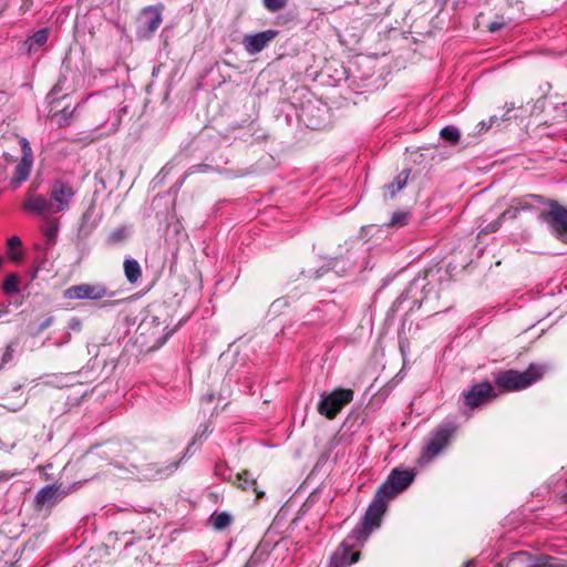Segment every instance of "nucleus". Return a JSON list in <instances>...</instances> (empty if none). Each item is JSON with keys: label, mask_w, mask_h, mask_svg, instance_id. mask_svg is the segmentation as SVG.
Masks as SVG:
<instances>
[{"label": "nucleus", "mask_w": 567, "mask_h": 567, "mask_svg": "<svg viewBox=\"0 0 567 567\" xmlns=\"http://www.w3.org/2000/svg\"><path fill=\"white\" fill-rule=\"evenodd\" d=\"M413 478L414 474L411 471L393 470L388 480L377 489L361 523L353 528L352 536L365 539L374 529L379 528L388 503L409 487Z\"/></svg>", "instance_id": "obj_1"}, {"label": "nucleus", "mask_w": 567, "mask_h": 567, "mask_svg": "<svg viewBox=\"0 0 567 567\" xmlns=\"http://www.w3.org/2000/svg\"><path fill=\"white\" fill-rule=\"evenodd\" d=\"M545 371V365L534 363L529 364L523 372L516 370H501L494 373V382L495 385L504 392L520 391L542 379Z\"/></svg>", "instance_id": "obj_2"}, {"label": "nucleus", "mask_w": 567, "mask_h": 567, "mask_svg": "<svg viewBox=\"0 0 567 567\" xmlns=\"http://www.w3.org/2000/svg\"><path fill=\"white\" fill-rule=\"evenodd\" d=\"M353 391L351 389L338 388L331 392H322L318 403L319 414L328 420H333L338 413L353 400Z\"/></svg>", "instance_id": "obj_3"}, {"label": "nucleus", "mask_w": 567, "mask_h": 567, "mask_svg": "<svg viewBox=\"0 0 567 567\" xmlns=\"http://www.w3.org/2000/svg\"><path fill=\"white\" fill-rule=\"evenodd\" d=\"M538 217L548 224L550 231L558 240L567 244V207L550 200L549 209L540 212Z\"/></svg>", "instance_id": "obj_4"}, {"label": "nucleus", "mask_w": 567, "mask_h": 567, "mask_svg": "<svg viewBox=\"0 0 567 567\" xmlns=\"http://www.w3.org/2000/svg\"><path fill=\"white\" fill-rule=\"evenodd\" d=\"M455 427L451 424L437 427L427 439L421 455L422 463H430L449 444Z\"/></svg>", "instance_id": "obj_5"}, {"label": "nucleus", "mask_w": 567, "mask_h": 567, "mask_svg": "<svg viewBox=\"0 0 567 567\" xmlns=\"http://www.w3.org/2000/svg\"><path fill=\"white\" fill-rule=\"evenodd\" d=\"M114 293L109 291L102 284H81L74 285L64 291L66 299L79 300H101L106 297H113Z\"/></svg>", "instance_id": "obj_6"}, {"label": "nucleus", "mask_w": 567, "mask_h": 567, "mask_svg": "<svg viewBox=\"0 0 567 567\" xmlns=\"http://www.w3.org/2000/svg\"><path fill=\"white\" fill-rule=\"evenodd\" d=\"M76 190L66 181L56 179L50 188L51 202L54 205V213H61L69 208Z\"/></svg>", "instance_id": "obj_7"}, {"label": "nucleus", "mask_w": 567, "mask_h": 567, "mask_svg": "<svg viewBox=\"0 0 567 567\" xmlns=\"http://www.w3.org/2000/svg\"><path fill=\"white\" fill-rule=\"evenodd\" d=\"M101 113H106V118L101 123V126L106 127V135L115 133L122 122L123 115L126 113V106L115 107V103L110 99H103L99 103Z\"/></svg>", "instance_id": "obj_8"}, {"label": "nucleus", "mask_w": 567, "mask_h": 567, "mask_svg": "<svg viewBox=\"0 0 567 567\" xmlns=\"http://www.w3.org/2000/svg\"><path fill=\"white\" fill-rule=\"evenodd\" d=\"M495 396V390L489 382L476 383L463 393L464 403L471 409L478 408Z\"/></svg>", "instance_id": "obj_9"}, {"label": "nucleus", "mask_w": 567, "mask_h": 567, "mask_svg": "<svg viewBox=\"0 0 567 567\" xmlns=\"http://www.w3.org/2000/svg\"><path fill=\"white\" fill-rule=\"evenodd\" d=\"M22 208L31 214L45 216L54 213V205L51 199L43 195L35 194L33 188H29L22 203Z\"/></svg>", "instance_id": "obj_10"}, {"label": "nucleus", "mask_w": 567, "mask_h": 567, "mask_svg": "<svg viewBox=\"0 0 567 567\" xmlns=\"http://www.w3.org/2000/svg\"><path fill=\"white\" fill-rule=\"evenodd\" d=\"M505 567H563L549 556L532 558L527 553L518 551L511 556Z\"/></svg>", "instance_id": "obj_11"}, {"label": "nucleus", "mask_w": 567, "mask_h": 567, "mask_svg": "<svg viewBox=\"0 0 567 567\" xmlns=\"http://www.w3.org/2000/svg\"><path fill=\"white\" fill-rule=\"evenodd\" d=\"M353 533V530L351 532ZM368 539H358L350 534L348 538L341 544L338 551L333 555L331 564L333 567H344L354 564L359 560V553H352L351 548L354 545L353 542L363 543Z\"/></svg>", "instance_id": "obj_12"}, {"label": "nucleus", "mask_w": 567, "mask_h": 567, "mask_svg": "<svg viewBox=\"0 0 567 567\" xmlns=\"http://www.w3.org/2000/svg\"><path fill=\"white\" fill-rule=\"evenodd\" d=\"M277 34L278 32L274 30L248 34L244 38V48L250 55L259 53L272 39L277 37Z\"/></svg>", "instance_id": "obj_13"}, {"label": "nucleus", "mask_w": 567, "mask_h": 567, "mask_svg": "<svg viewBox=\"0 0 567 567\" xmlns=\"http://www.w3.org/2000/svg\"><path fill=\"white\" fill-rule=\"evenodd\" d=\"M528 198L542 200V196L538 195H529L523 198H515L511 202L509 207L501 214L499 219H515L522 210L530 209L532 205Z\"/></svg>", "instance_id": "obj_14"}, {"label": "nucleus", "mask_w": 567, "mask_h": 567, "mask_svg": "<svg viewBox=\"0 0 567 567\" xmlns=\"http://www.w3.org/2000/svg\"><path fill=\"white\" fill-rule=\"evenodd\" d=\"M140 22L145 30L154 32L162 23V13L156 7H147L143 9Z\"/></svg>", "instance_id": "obj_15"}, {"label": "nucleus", "mask_w": 567, "mask_h": 567, "mask_svg": "<svg viewBox=\"0 0 567 567\" xmlns=\"http://www.w3.org/2000/svg\"><path fill=\"white\" fill-rule=\"evenodd\" d=\"M59 499V487L48 485L39 491L35 502L40 506L52 505Z\"/></svg>", "instance_id": "obj_16"}, {"label": "nucleus", "mask_w": 567, "mask_h": 567, "mask_svg": "<svg viewBox=\"0 0 567 567\" xmlns=\"http://www.w3.org/2000/svg\"><path fill=\"white\" fill-rule=\"evenodd\" d=\"M49 39V31L48 29H41L38 30L35 33H33L31 37H29L24 45L27 47L28 52L37 51L39 48L44 45Z\"/></svg>", "instance_id": "obj_17"}, {"label": "nucleus", "mask_w": 567, "mask_h": 567, "mask_svg": "<svg viewBox=\"0 0 567 567\" xmlns=\"http://www.w3.org/2000/svg\"><path fill=\"white\" fill-rule=\"evenodd\" d=\"M124 274L128 282L136 284L142 277L138 261L133 258H126L124 260Z\"/></svg>", "instance_id": "obj_18"}, {"label": "nucleus", "mask_w": 567, "mask_h": 567, "mask_svg": "<svg viewBox=\"0 0 567 567\" xmlns=\"http://www.w3.org/2000/svg\"><path fill=\"white\" fill-rule=\"evenodd\" d=\"M237 481L239 482V487L244 491H252L257 494V499L261 498L265 493L261 491H258L257 488V482L251 476V474L248 471H244L237 475Z\"/></svg>", "instance_id": "obj_19"}, {"label": "nucleus", "mask_w": 567, "mask_h": 567, "mask_svg": "<svg viewBox=\"0 0 567 567\" xmlns=\"http://www.w3.org/2000/svg\"><path fill=\"white\" fill-rule=\"evenodd\" d=\"M33 161L21 158L18 165L14 168V176L12 178V183L16 185L21 184L27 181L29 174L31 172Z\"/></svg>", "instance_id": "obj_20"}, {"label": "nucleus", "mask_w": 567, "mask_h": 567, "mask_svg": "<svg viewBox=\"0 0 567 567\" xmlns=\"http://www.w3.org/2000/svg\"><path fill=\"white\" fill-rule=\"evenodd\" d=\"M21 239L17 236H13L8 239V255L9 258L14 261H20L22 258V250H21Z\"/></svg>", "instance_id": "obj_21"}, {"label": "nucleus", "mask_w": 567, "mask_h": 567, "mask_svg": "<svg viewBox=\"0 0 567 567\" xmlns=\"http://www.w3.org/2000/svg\"><path fill=\"white\" fill-rule=\"evenodd\" d=\"M409 173L402 172L400 173L393 183L386 185V190L389 192L390 196L393 197L399 190H401L408 181Z\"/></svg>", "instance_id": "obj_22"}, {"label": "nucleus", "mask_w": 567, "mask_h": 567, "mask_svg": "<svg viewBox=\"0 0 567 567\" xmlns=\"http://www.w3.org/2000/svg\"><path fill=\"white\" fill-rule=\"evenodd\" d=\"M19 276L17 274H10L6 277L2 289L4 293L11 295L19 292Z\"/></svg>", "instance_id": "obj_23"}, {"label": "nucleus", "mask_w": 567, "mask_h": 567, "mask_svg": "<svg viewBox=\"0 0 567 567\" xmlns=\"http://www.w3.org/2000/svg\"><path fill=\"white\" fill-rule=\"evenodd\" d=\"M230 523L231 516L226 512H221L212 516V524L215 529H225L230 525Z\"/></svg>", "instance_id": "obj_24"}, {"label": "nucleus", "mask_w": 567, "mask_h": 567, "mask_svg": "<svg viewBox=\"0 0 567 567\" xmlns=\"http://www.w3.org/2000/svg\"><path fill=\"white\" fill-rule=\"evenodd\" d=\"M440 136L450 144H456L460 141V131L454 126H445L441 130Z\"/></svg>", "instance_id": "obj_25"}, {"label": "nucleus", "mask_w": 567, "mask_h": 567, "mask_svg": "<svg viewBox=\"0 0 567 567\" xmlns=\"http://www.w3.org/2000/svg\"><path fill=\"white\" fill-rule=\"evenodd\" d=\"M59 231V224L56 220H49L43 230L44 237L51 244L55 241L56 235Z\"/></svg>", "instance_id": "obj_26"}, {"label": "nucleus", "mask_w": 567, "mask_h": 567, "mask_svg": "<svg viewBox=\"0 0 567 567\" xmlns=\"http://www.w3.org/2000/svg\"><path fill=\"white\" fill-rule=\"evenodd\" d=\"M288 0H262L264 7L270 12L282 10L287 6Z\"/></svg>", "instance_id": "obj_27"}, {"label": "nucleus", "mask_w": 567, "mask_h": 567, "mask_svg": "<svg viewBox=\"0 0 567 567\" xmlns=\"http://www.w3.org/2000/svg\"><path fill=\"white\" fill-rule=\"evenodd\" d=\"M409 215L406 213L396 212L392 215L390 226H403L406 224Z\"/></svg>", "instance_id": "obj_28"}, {"label": "nucleus", "mask_w": 567, "mask_h": 567, "mask_svg": "<svg viewBox=\"0 0 567 567\" xmlns=\"http://www.w3.org/2000/svg\"><path fill=\"white\" fill-rule=\"evenodd\" d=\"M19 143H20L21 152H22L21 158L33 161L32 150H31V146H30L28 140L25 137H20Z\"/></svg>", "instance_id": "obj_29"}, {"label": "nucleus", "mask_w": 567, "mask_h": 567, "mask_svg": "<svg viewBox=\"0 0 567 567\" xmlns=\"http://www.w3.org/2000/svg\"><path fill=\"white\" fill-rule=\"evenodd\" d=\"M126 238V230L124 228H118L116 230H114L110 237H109V240L112 243V244H116V243H120L122 241L123 239Z\"/></svg>", "instance_id": "obj_30"}, {"label": "nucleus", "mask_w": 567, "mask_h": 567, "mask_svg": "<svg viewBox=\"0 0 567 567\" xmlns=\"http://www.w3.org/2000/svg\"><path fill=\"white\" fill-rule=\"evenodd\" d=\"M16 347L13 343L7 346L6 351L2 355V362L7 363L12 360Z\"/></svg>", "instance_id": "obj_31"}, {"label": "nucleus", "mask_w": 567, "mask_h": 567, "mask_svg": "<svg viewBox=\"0 0 567 567\" xmlns=\"http://www.w3.org/2000/svg\"><path fill=\"white\" fill-rule=\"evenodd\" d=\"M502 221H503V220L498 218L497 220H495V221L491 223L489 225H487V226L482 230V233L489 234V233H494V231H496V230L501 227Z\"/></svg>", "instance_id": "obj_32"}, {"label": "nucleus", "mask_w": 567, "mask_h": 567, "mask_svg": "<svg viewBox=\"0 0 567 567\" xmlns=\"http://www.w3.org/2000/svg\"><path fill=\"white\" fill-rule=\"evenodd\" d=\"M16 475H17L16 472L1 471L0 472V482L8 481Z\"/></svg>", "instance_id": "obj_33"}, {"label": "nucleus", "mask_w": 567, "mask_h": 567, "mask_svg": "<svg viewBox=\"0 0 567 567\" xmlns=\"http://www.w3.org/2000/svg\"><path fill=\"white\" fill-rule=\"evenodd\" d=\"M503 25H504V23H503V22H497V21H495V22H492V23L488 25V30H489L491 32H495V31H498L499 29H502V28H503Z\"/></svg>", "instance_id": "obj_34"}, {"label": "nucleus", "mask_w": 567, "mask_h": 567, "mask_svg": "<svg viewBox=\"0 0 567 567\" xmlns=\"http://www.w3.org/2000/svg\"><path fill=\"white\" fill-rule=\"evenodd\" d=\"M52 321H53V318L50 317L48 319H45L41 324H40V330H44L47 328H49L51 324H52Z\"/></svg>", "instance_id": "obj_35"}, {"label": "nucleus", "mask_w": 567, "mask_h": 567, "mask_svg": "<svg viewBox=\"0 0 567 567\" xmlns=\"http://www.w3.org/2000/svg\"><path fill=\"white\" fill-rule=\"evenodd\" d=\"M496 116H492L488 124H485V122H481L480 125H482V130H488L492 127L494 121H496Z\"/></svg>", "instance_id": "obj_36"}, {"label": "nucleus", "mask_w": 567, "mask_h": 567, "mask_svg": "<svg viewBox=\"0 0 567 567\" xmlns=\"http://www.w3.org/2000/svg\"><path fill=\"white\" fill-rule=\"evenodd\" d=\"M509 118H511V116H508V115H506V114H505V115H504V117H503V120H509Z\"/></svg>", "instance_id": "obj_37"}, {"label": "nucleus", "mask_w": 567, "mask_h": 567, "mask_svg": "<svg viewBox=\"0 0 567 567\" xmlns=\"http://www.w3.org/2000/svg\"><path fill=\"white\" fill-rule=\"evenodd\" d=\"M76 326H79V322H75V323L71 324V328H74Z\"/></svg>", "instance_id": "obj_38"}, {"label": "nucleus", "mask_w": 567, "mask_h": 567, "mask_svg": "<svg viewBox=\"0 0 567 567\" xmlns=\"http://www.w3.org/2000/svg\"><path fill=\"white\" fill-rule=\"evenodd\" d=\"M76 326H79V322H75V323L71 324V328H74Z\"/></svg>", "instance_id": "obj_39"}, {"label": "nucleus", "mask_w": 567, "mask_h": 567, "mask_svg": "<svg viewBox=\"0 0 567 567\" xmlns=\"http://www.w3.org/2000/svg\"><path fill=\"white\" fill-rule=\"evenodd\" d=\"M76 326H79V322H75V323L71 324V328H74Z\"/></svg>", "instance_id": "obj_40"}, {"label": "nucleus", "mask_w": 567, "mask_h": 567, "mask_svg": "<svg viewBox=\"0 0 567 567\" xmlns=\"http://www.w3.org/2000/svg\"><path fill=\"white\" fill-rule=\"evenodd\" d=\"M565 501L567 502V493L565 494Z\"/></svg>", "instance_id": "obj_41"}]
</instances>
